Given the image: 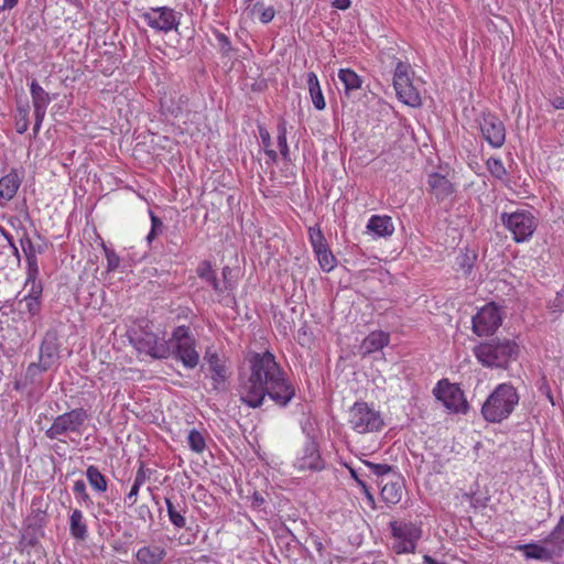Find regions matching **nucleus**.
I'll return each instance as SVG.
<instances>
[{
    "label": "nucleus",
    "mask_w": 564,
    "mask_h": 564,
    "mask_svg": "<svg viewBox=\"0 0 564 564\" xmlns=\"http://www.w3.org/2000/svg\"><path fill=\"white\" fill-rule=\"evenodd\" d=\"M249 373L239 378L238 394L250 408L262 405L265 397L286 405L295 394L285 372L270 351L254 352L249 357Z\"/></svg>",
    "instance_id": "obj_1"
},
{
    "label": "nucleus",
    "mask_w": 564,
    "mask_h": 564,
    "mask_svg": "<svg viewBox=\"0 0 564 564\" xmlns=\"http://www.w3.org/2000/svg\"><path fill=\"white\" fill-rule=\"evenodd\" d=\"M519 403V394L511 383H500L488 395L481 406L487 422L500 423L508 419Z\"/></svg>",
    "instance_id": "obj_2"
},
{
    "label": "nucleus",
    "mask_w": 564,
    "mask_h": 564,
    "mask_svg": "<svg viewBox=\"0 0 564 564\" xmlns=\"http://www.w3.org/2000/svg\"><path fill=\"white\" fill-rule=\"evenodd\" d=\"M518 351V345L509 339H491L474 348L476 359L487 368H506Z\"/></svg>",
    "instance_id": "obj_3"
},
{
    "label": "nucleus",
    "mask_w": 564,
    "mask_h": 564,
    "mask_svg": "<svg viewBox=\"0 0 564 564\" xmlns=\"http://www.w3.org/2000/svg\"><path fill=\"white\" fill-rule=\"evenodd\" d=\"M169 343L171 345V355L185 368L194 369L198 365L197 343L189 327L184 325L176 327L172 332Z\"/></svg>",
    "instance_id": "obj_4"
},
{
    "label": "nucleus",
    "mask_w": 564,
    "mask_h": 564,
    "mask_svg": "<svg viewBox=\"0 0 564 564\" xmlns=\"http://www.w3.org/2000/svg\"><path fill=\"white\" fill-rule=\"evenodd\" d=\"M391 550L397 554H412L422 538L420 524L411 521H391Z\"/></svg>",
    "instance_id": "obj_5"
},
{
    "label": "nucleus",
    "mask_w": 564,
    "mask_h": 564,
    "mask_svg": "<svg viewBox=\"0 0 564 564\" xmlns=\"http://www.w3.org/2000/svg\"><path fill=\"white\" fill-rule=\"evenodd\" d=\"M129 340L140 354L154 359H166L171 356L169 339L145 328L131 330L129 333Z\"/></svg>",
    "instance_id": "obj_6"
},
{
    "label": "nucleus",
    "mask_w": 564,
    "mask_h": 564,
    "mask_svg": "<svg viewBox=\"0 0 564 564\" xmlns=\"http://www.w3.org/2000/svg\"><path fill=\"white\" fill-rule=\"evenodd\" d=\"M502 225L511 232L516 242L528 241L538 227V219L528 209H518L512 213H502Z\"/></svg>",
    "instance_id": "obj_7"
},
{
    "label": "nucleus",
    "mask_w": 564,
    "mask_h": 564,
    "mask_svg": "<svg viewBox=\"0 0 564 564\" xmlns=\"http://www.w3.org/2000/svg\"><path fill=\"white\" fill-rule=\"evenodd\" d=\"M350 427L359 434L378 432L383 426L379 411L366 402H356L349 411Z\"/></svg>",
    "instance_id": "obj_8"
},
{
    "label": "nucleus",
    "mask_w": 564,
    "mask_h": 564,
    "mask_svg": "<svg viewBox=\"0 0 564 564\" xmlns=\"http://www.w3.org/2000/svg\"><path fill=\"white\" fill-rule=\"evenodd\" d=\"M139 17L150 29L156 32L169 33L178 29L182 14L164 6L142 10Z\"/></svg>",
    "instance_id": "obj_9"
},
{
    "label": "nucleus",
    "mask_w": 564,
    "mask_h": 564,
    "mask_svg": "<svg viewBox=\"0 0 564 564\" xmlns=\"http://www.w3.org/2000/svg\"><path fill=\"white\" fill-rule=\"evenodd\" d=\"M87 417V412L82 408L63 413L54 419L45 435L50 440H59L61 436H65L68 433L80 434L82 426Z\"/></svg>",
    "instance_id": "obj_10"
},
{
    "label": "nucleus",
    "mask_w": 564,
    "mask_h": 564,
    "mask_svg": "<svg viewBox=\"0 0 564 564\" xmlns=\"http://www.w3.org/2000/svg\"><path fill=\"white\" fill-rule=\"evenodd\" d=\"M411 66L399 62L394 69L393 87L398 98L411 107L421 105V97L416 88L412 85L410 77Z\"/></svg>",
    "instance_id": "obj_11"
},
{
    "label": "nucleus",
    "mask_w": 564,
    "mask_h": 564,
    "mask_svg": "<svg viewBox=\"0 0 564 564\" xmlns=\"http://www.w3.org/2000/svg\"><path fill=\"white\" fill-rule=\"evenodd\" d=\"M502 323L500 308L494 303L482 306L473 317V332L477 336L494 334Z\"/></svg>",
    "instance_id": "obj_12"
},
{
    "label": "nucleus",
    "mask_w": 564,
    "mask_h": 564,
    "mask_svg": "<svg viewBox=\"0 0 564 564\" xmlns=\"http://www.w3.org/2000/svg\"><path fill=\"white\" fill-rule=\"evenodd\" d=\"M434 394L446 409L454 413H466L468 410L464 393L456 384L442 380L434 389Z\"/></svg>",
    "instance_id": "obj_13"
},
{
    "label": "nucleus",
    "mask_w": 564,
    "mask_h": 564,
    "mask_svg": "<svg viewBox=\"0 0 564 564\" xmlns=\"http://www.w3.org/2000/svg\"><path fill=\"white\" fill-rule=\"evenodd\" d=\"M484 139L495 149H499L506 141L503 122L492 113H484L479 122Z\"/></svg>",
    "instance_id": "obj_14"
},
{
    "label": "nucleus",
    "mask_w": 564,
    "mask_h": 564,
    "mask_svg": "<svg viewBox=\"0 0 564 564\" xmlns=\"http://www.w3.org/2000/svg\"><path fill=\"white\" fill-rule=\"evenodd\" d=\"M188 97L175 87H169L160 97V111L165 117L177 118L187 108Z\"/></svg>",
    "instance_id": "obj_15"
},
{
    "label": "nucleus",
    "mask_w": 564,
    "mask_h": 564,
    "mask_svg": "<svg viewBox=\"0 0 564 564\" xmlns=\"http://www.w3.org/2000/svg\"><path fill=\"white\" fill-rule=\"evenodd\" d=\"M294 466L301 471H316L324 468V460L321 456L318 444L313 438H307L295 459Z\"/></svg>",
    "instance_id": "obj_16"
},
{
    "label": "nucleus",
    "mask_w": 564,
    "mask_h": 564,
    "mask_svg": "<svg viewBox=\"0 0 564 564\" xmlns=\"http://www.w3.org/2000/svg\"><path fill=\"white\" fill-rule=\"evenodd\" d=\"M166 556V544L164 542H153L137 550L133 564H163Z\"/></svg>",
    "instance_id": "obj_17"
},
{
    "label": "nucleus",
    "mask_w": 564,
    "mask_h": 564,
    "mask_svg": "<svg viewBox=\"0 0 564 564\" xmlns=\"http://www.w3.org/2000/svg\"><path fill=\"white\" fill-rule=\"evenodd\" d=\"M204 359L207 362L210 378L214 382V388L219 389L224 386L229 377V371L226 366V360L217 351L208 348L205 352Z\"/></svg>",
    "instance_id": "obj_18"
},
{
    "label": "nucleus",
    "mask_w": 564,
    "mask_h": 564,
    "mask_svg": "<svg viewBox=\"0 0 564 564\" xmlns=\"http://www.w3.org/2000/svg\"><path fill=\"white\" fill-rule=\"evenodd\" d=\"M22 183V177L17 170H11L8 174L0 177V207L14 198Z\"/></svg>",
    "instance_id": "obj_19"
},
{
    "label": "nucleus",
    "mask_w": 564,
    "mask_h": 564,
    "mask_svg": "<svg viewBox=\"0 0 564 564\" xmlns=\"http://www.w3.org/2000/svg\"><path fill=\"white\" fill-rule=\"evenodd\" d=\"M381 498L388 505H397L402 498L403 479L399 474H392L389 479L380 482Z\"/></svg>",
    "instance_id": "obj_20"
},
{
    "label": "nucleus",
    "mask_w": 564,
    "mask_h": 564,
    "mask_svg": "<svg viewBox=\"0 0 564 564\" xmlns=\"http://www.w3.org/2000/svg\"><path fill=\"white\" fill-rule=\"evenodd\" d=\"M366 228L375 239L388 238L394 232L392 218L387 215H372L368 219Z\"/></svg>",
    "instance_id": "obj_21"
},
{
    "label": "nucleus",
    "mask_w": 564,
    "mask_h": 564,
    "mask_svg": "<svg viewBox=\"0 0 564 564\" xmlns=\"http://www.w3.org/2000/svg\"><path fill=\"white\" fill-rule=\"evenodd\" d=\"M390 343V335L383 330L371 332L360 344V352L366 356L379 351L388 346Z\"/></svg>",
    "instance_id": "obj_22"
},
{
    "label": "nucleus",
    "mask_w": 564,
    "mask_h": 564,
    "mask_svg": "<svg viewBox=\"0 0 564 564\" xmlns=\"http://www.w3.org/2000/svg\"><path fill=\"white\" fill-rule=\"evenodd\" d=\"M69 534L77 541H85L88 538L87 520L80 509H72L68 517Z\"/></svg>",
    "instance_id": "obj_23"
},
{
    "label": "nucleus",
    "mask_w": 564,
    "mask_h": 564,
    "mask_svg": "<svg viewBox=\"0 0 564 564\" xmlns=\"http://www.w3.org/2000/svg\"><path fill=\"white\" fill-rule=\"evenodd\" d=\"M427 185L430 192L437 200H443L453 194L454 188L452 183L440 173H432L429 175Z\"/></svg>",
    "instance_id": "obj_24"
},
{
    "label": "nucleus",
    "mask_w": 564,
    "mask_h": 564,
    "mask_svg": "<svg viewBox=\"0 0 564 564\" xmlns=\"http://www.w3.org/2000/svg\"><path fill=\"white\" fill-rule=\"evenodd\" d=\"M30 94L32 97L34 113H46V109L51 104L52 99L36 80L31 82Z\"/></svg>",
    "instance_id": "obj_25"
},
{
    "label": "nucleus",
    "mask_w": 564,
    "mask_h": 564,
    "mask_svg": "<svg viewBox=\"0 0 564 564\" xmlns=\"http://www.w3.org/2000/svg\"><path fill=\"white\" fill-rule=\"evenodd\" d=\"M518 550L521 551L525 558H533L540 561H550L554 555L555 551L546 549L538 543H528L519 545Z\"/></svg>",
    "instance_id": "obj_26"
},
{
    "label": "nucleus",
    "mask_w": 564,
    "mask_h": 564,
    "mask_svg": "<svg viewBox=\"0 0 564 564\" xmlns=\"http://www.w3.org/2000/svg\"><path fill=\"white\" fill-rule=\"evenodd\" d=\"M58 359L57 346L52 340H44L40 347V367L43 371L50 369Z\"/></svg>",
    "instance_id": "obj_27"
},
{
    "label": "nucleus",
    "mask_w": 564,
    "mask_h": 564,
    "mask_svg": "<svg viewBox=\"0 0 564 564\" xmlns=\"http://www.w3.org/2000/svg\"><path fill=\"white\" fill-rule=\"evenodd\" d=\"M306 83H307V87H308L310 97H311V100H312L314 107L317 110H324L326 107V101H325L317 75L313 72L308 73Z\"/></svg>",
    "instance_id": "obj_28"
},
{
    "label": "nucleus",
    "mask_w": 564,
    "mask_h": 564,
    "mask_svg": "<svg viewBox=\"0 0 564 564\" xmlns=\"http://www.w3.org/2000/svg\"><path fill=\"white\" fill-rule=\"evenodd\" d=\"M29 292L24 296L23 302L25 304V310L31 316L36 315L40 312L41 302L40 297L42 294V284L41 283H33L32 288H28Z\"/></svg>",
    "instance_id": "obj_29"
},
{
    "label": "nucleus",
    "mask_w": 564,
    "mask_h": 564,
    "mask_svg": "<svg viewBox=\"0 0 564 564\" xmlns=\"http://www.w3.org/2000/svg\"><path fill=\"white\" fill-rule=\"evenodd\" d=\"M165 505L171 523L177 529H183L186 525L184 517L186 512L185 506L181 503L175 505L170 498H165Z\"/></svg>",
    "instance_id": "obj_30"
},
{
    "label": "nucleus",
    "mask_w": 564,
    "mask_h": 564,
    "mask_svg": "<svg viewBox=\"0 0 564 564\" xmlns=\"http://www.w3.org/2000/svg\"><path fill=\"white\" fill-rule=\"evenodd\" d=\"M86 478L90 487L99 494L106 492L108 489L107 478L100 473L98 467L90 465L85 471Z\"/></svg>",
    "instance_id": "obj_31"
},
{
    "label": "nucleus",
    "mask_w": 564,
    "mask_h": 564,
    "mask_svg": "<svg viewBox=\"0 0 564 564\" xmlns=\"http://www.w3.org/2000/svg\"><path fill=\"white\" fill-rule=\"evenodd\" d=\"M196 272L200 279L205 280L207 283H209L212 285V288L214 289L215 292H217V293L224 292L225 289L221 286L220 282L217 280L216 273L213 270L210 262L203 261L202 263H199Z\"/></svg>",
    "instance_id": "obj_32"
},
{
    "label": "nucleus",
    "mask_w": 564,
    "mask_h": 564,
    "mask_svg": "<svg viewBox=\"0 0 564 564\" xmlns=\"http://www.w3.org/2000/svg\"><path fill=\"white\" fill-rule=\"evenodd\" d=\"M553 545V551L560 556L564 551V516L560 517V520L552 532L545 540Z\"/></svg>",
    "instance_id": "obj_33"
},
{
    "label": "nucleus",
    "mask_w": 564,
    "mask_h": 564,
    "mask_svg": "<svg viewBox=\"0 0 564 564\" xmlns=\"http://www.w3.org/2000/svg\"><path fill=\"white\" fill-rule=\"evenodd\" d=\"M338 78L345 87L346 93L357 90L362 85L361 77L350 68H340Z\"/></svg>",
    "instance_id": "obj_34"
},
{
    "label": "nucleus",
    "mask_w": 564,
    "mask_h": 564,
    "mask_svg": "<svg viewBox=\"0 0 564 564\" xmlns=\"http://www.w3.org/2000/svg\"><path fill=\"white\" fill-rule=\"evenodd\" d=\"M364 464L370 469V471L380 478V482L386 481L391 477L392 474H397L392 466L388 464H377L369 460H364Z\"/></svg>",
    "instance_id": "obj_35"
},
{
    "label": "nucleus",
    "mask_w": 564,
    "mask_h": 564,
    "mask_svg": "<svg viewBox=\"0 0 564 564\" xmlns=\"http://www.w3.org/2000/svg\"><path fill=\"white\" fill-rule=\"evenodd\" d=\"M73 491L76 495L77 502L86 508L94 505L91 497L88 495L84 480L78 479L73 485Z\"/></svg>",
    "instance_id": "obj_36"
},
{
    "label": "nucleus",
    "mask_w": 564,
    "mask_h": 564,
    "mask_svg": "<svg viewBox=\"0 0 564 564\" xmlns=\"http://www.w3.org/2000/svg\"><path fill=\"white\" fill-rule=\"evenodd\" d=\"M487 170L495 178L499 181L507 180V170L502 163V161L498 158H490L486 162Z\"/></svg>",
    "instance_id": "obj_37"
},
{
    "label": "nucleus",
    "mask_w": 564,
    "mask_h": 564,
    "mask_svg": "<svg viewBox=\"0 0 564 564\" xmlns=\"http://www.w3.org/2000/svg\"><path fill=\"white\" fill-rule=\"evenodd\" d=\"M187 443L189 448L197 454L203 453L206 447L204 435L196 429H193L188 432Z\"/></svg>",
    "instance_id": "obj_38"
},
{
    "label": "nucleus",
    "mask_w": 564,
    "mask_h": 564,
    "mask_svg": "<svg viewBox=\"0 0 564 564\" xmlns=\"http://www.w3.org/2000/svg\"><path fill=\"white\" fill-rule=\"evenodd\" d=\"M29 106H20L17 109L15 115V131L20 134H23L29 128Z\"/></svg>",
    "instance_id": "obj_39"
},
{
    "label": "nucleus",
    "mask_w": 564,
    "mask_h": 564,
    "mask_svg": "<svg viewBox=\"0 0 564 564\" xmlns=\"http://www.w3.org/2000/svg\"><path fill=\"white\" fill-rule=\"evenodd\" d=\"M102 249L105 251V257L107 260L106 270L107 272H113L120 268V257L119 254L111 248L107 247L102 243Z\"/></svg>",
    "instance_id": "obj_40"
},
{
    "label": "nucleus",
    "mask_w": 564,
    "mask_h": 564,
    "mask_svg": "<svg viewBox=\"0 0 564 564\" xmlns=\"http://www.w3.org/2000/svg\"><path fill=\"white\" fill-rule=\"evenodd\" d=\"M26 273L28 278L24 284V288H32L33 283H41L37 281L39 275V264H37V258L26 260Z\"/></svg>",
    "instance_id": "obj_41"
},
{
    "label": "nucleus",
    "mask_w": 564,
    "mask_h": 564,
    "mask_svg": "<svg viewBox=\"0 0 564 564\" xmlns=\"http://www.w3.org/2000/svg\"><path fill=\"white\" fill-rule=\"evenodd\" d=\"M316 259L318 261L321 269L324 272H330L336 267L337 263V260L333 252L330 251V249L327 250L326 252H322V254L317 256Z\"/></svg>",
    "instance_id": "obj_42"
},
{
    "label": "nucleus",
    "mask_w": 564,
    "mask_h": 564,
    "mask_svg": "<svg viewBox=\"0 0 564 564\" xmlns=\"http://www.w3.org/2000/svg\"><path fill=\"white\" fill-rule=\"evenodd\" d=\"M278 147L281 155L286 160L289 158V145L286 139V124L284 121L278 126Z\"/></svg>",
    "instance_id": "obj_43"
},
{
    "label": "nucleus",
    "mask_w": 564,
    "mask_h": 564,
    "mask_svg": "<svg viewBox=\"0 0 564 564\" xmlns=\"http://www.w3.org/2000/svg\"><path fill=\"white\" fill-rule=\"evenodd\" d=\"M259 137L261 139V143L264 148V152L265 154L272 160V161H276L278 159V153L271 149V137H270V133L269 131L265 129V128H259Z\"/></svg>",
    "instance_id": "obj_44"
},
{
    "label": "nucleus",
    "mask_w": 564,
    "mask_h": 564,
    "mask_svg": "<svg viewBox=\"0 0 564 564\" xmlns=\"http://www.w3.org/2000/svg\"><path fill=\"white\" fill-rule=\"evenodd\" d=\"M20 245L26 260L36 258L37 250L29 236L21 238Z\"/></svg>",
    "instance_id": "obj_45"
},
{
    "label": "nucleus",
    "mask_w": 564,
    "mask_h": 564,
    "mask_svg": "<svg viewBox=\"0 0 564 564\" xmlns=\"http://www.w3.org/2000/svg\"><path fill=\"white\" fill-rule=\"evenodd\" d=\"M308 240L312 247L326 241L319 226H312L308 228Z\"/></svg>",
    "instance_id": "obj_46"
},
{
    "label": "nucleus",
    "mask_w": 564,
    "mask_h": 564,
    "mask_svg": "<svg viewBox=\"0 0 564 564\" xmlns=\"http://www.w3.org/2000/svg\"><path fill=\"white\" fill-rule=\"evenodd\" d=\"M550 308L555 313L564 311V286L556 293L554 300L551 301Z\"/></svg>",
    "instance_id": "obj_47"
},
{
    "label": "nucleus",
    "mask_w": 564,
    "mask_h": 564,
    "mask_svg": "<svg viewBox=\"0 0 564 564\" xmlns=\"http://www.w3.org/2000/svg\"><path fill=\"white\" fill-rule=\"evenodd\" d=\"M149 477H150L149 469L145 468L143 463H140V466H139V468L135 473V477L133 479V484L142 487L144 485V482L149 479Z\"/></svg>",
    "instance_id": "obj_48"
},
{
    "label": "nucleus",
    "mask_w": 564,
    "mask_h": 564,
    "mask_svg": "<svg viewBox=\"0 0 564 564\" xmlns=\"http://www.w3.org/2000/svg\"><path fill=\"white\" fill-rule=\"evenodd\" d=\"M140 488H141L140 486H137L135 484H132L130 491L124 497V503L128 507H132L133 505H135V502L138 500V495H139Z\"/></svg>",
    "instance_id": "obj_49"
},
{
    "label": "nucleus",
    "mask_w": 564,
    "mask_h": 564,
    "mask_svg": "<svg viewBox=\"0 0 564 564\" xmlns=\"http://www.w3.org/2000/svg\"><path fill=\"white\" fill-rule=\"evenodd\" d=\"M275 17V10L272 7L262 8L260 10L259 20L263 24L270 23Z\"/></svg>",
    "instance_id": "obj_50"
},
{
    "label": "nucleus",
    "mask_w": 564,
    "mask_h": 564,
    "mask_svg": "<svg viewBox=\"0 0 564 564\" xmlns=\"http://www.w3.org/2000/svg\"><path fill=\"white\" fill-rule=\"evenodd\" d=\"M135 512L140 520L145 521L147 519L152 518L151 510L147 505H140L139 507H137Z\"/></svg>",
    "instance_id": "obj_51"
},
{
    "label": "nucleus",
    "mask_w": 564,
    "mask_h": 564,
    "mask_svg": "<svg viewBox=\"0 0 564 564\" xmlns=\"http://www.w3.org/2000/svg\"><path fill=\"white\" fill-rule=\"evenodd\" d=\"M45 115L46 113H34V117H35V122H34V127H33V132L34 134H37L41 127H42V122L45 118Z\"/></svg>",
    "instance_id": "obj_52"
},
{
    "label": "nucleus",
    "mask_w": 564,
    "mask_h": 564,
    "mask_svg": "<svg viewBox=\"0 0 564 564\" xmlns=\"http://www.w3.org/2000/svg\"><path fill=\"white\" fill-rule=\"evenodd\" d=\"M312 248H313V251L315 253V257L322 254V252H326L327 250H329L327 241H324L322 243L315 245Z\"/></svg>",
    "instance_id": "obj_53"
},
{
    "label": "nucleus",
    "mask_w": 564,
    "mask_h": 564,
    "mask_svg": "<svg viewBox=\"0 0 564 564\" xmlns=\"http://www.w3.org/2000/svg\"><path fill=\"white\" fill-rule=\"evenodd\" d=\"M351 1L350 0H334L333 7L338 10H346L350 7Z\"/></svg>",
    "instance_id": "obj_54"
},
{
    "label": "nucleus",
    "mask_w": 564,
    "mask_h": 564,
    "mask_svg": "<svg viewBox=\"0 0 564 564\" xmlns=\"http://www.w3.org/2000/svg\"><path fill=\"white\" fill-rule=\"evenodd\" d=\"M359 487L364 495L367 497V499L371 502H373V496L371 495L369 487L367 486L366 481H359Z\"/></svg>",
    "instance_id": "obj_55"
},
{
    "label": "nucleus",
    "mask_w": 564,
    "mask_h": 564,
    "mask_svg": "<svg viewBox=\"0 0 564 564\" xmlns=\"http://www.w3.org/2000/svg\"><path fill=\"white\" fill-rule=\"evenodd\" d=\"M151 217V229L156 230L162 227V221L159 217H156L152 212H150Z\"/></svg>",
    "instance_id": "obj_56"
},
{
    "label": "nucleus",
    "mask_w": 564,
    "mask_h": 564,
    "mask_svg": "<svg viewBox=\"0 0 564 564\" xmlns=\"http://www.w3.org/2000/svg\"><path fill=\"white\" fill-rule=\"evenodd\" d=\"M348 469H349L350 476L355 479V481L357 482L358 486H359V481H365L361 477V474L357 469H355L352 467H348Z\"/></svg>",
    "instance_id": "obj_57"
},
{
    "label": "nucleus",
    "mask_w": 564,
    "mask_h": 564,
    "mask_svg": "<svg viewBox=\"0 0 564 564\" xmlns=\"http://www.w3.org/2000/svg\"><path fill=\"white\" fill-rule=\"evenodd\" d=\"M552 105L556 109H564V97H555V98H553Z\"/></svg>",
    "instance_id": "obj_58"
},
{
    "label": "nucleus",
    "mask_w": 564,
    "mask_h": 564,
    "mask_svg": "<svg viewBox=\"0 0 564 564\" xmlns=\"http://www.w3.org/2000/svg\"><path fill=\"white\" fill-rule=\"evenodd\" d=\"M18 3V0H3V9H12Z\"/></svg>",
    "instance_id": "obj_59"
},
{
    "label": "nucleus",
    "mask_w": 564,
    "mask_h": 564,
    "mask_svg": "<svg viewBox=\"0 0 564 564\" xmlns=\"http://www.w3.org/2000/svg\"><path fill=\"white\" fill-rule=\"evenodd\" d=\"M423 563L424 564H445V563H442V562H437L435 561L432 556L430 555H424L423 556Z\"/></svg>",
    "instance_id": "obj_60"
},
{
    "label": "nucleus",
    "mask_w": 564,
    "mask_h": 564,
    "mask_svg": "<svg viewBox=\"0 0 564 564\" xmlns=\"http://www.w3.org/2000/svg\"><path fill=\"white\" fill-rule=\"evenodd\" d=\"M3 237H4V239L8 241V243H9L10 246H13V242H14V241H13V237H12V235H11L9 231H7V232L3 235Z\"/></svg>",
    "instance_id": "obj_61"
},
{
    "label": "nucleus",
    "mask_w": 564,
    "mask_h": 564,
    "mask_svg": "<svg viewBox=\"0 0 564 564\" xmlns=\"http://www.w3.org/2000/svg\"><path fill=\"white\" fill-rule=\"evenodd\" d=\"M155 235H156V230L151 229V231L147 236V240L149 243H151V241L154 239Z\"/></svg>",
    "instance_id": "obj_62"
},
{
    "label": "nucleus",
    "mask_w": 564,
    "mask_h": 564,
    "mask_svg": "<svg viewBox=\"0 0 564 564\" xmlns=\"http://www.w3.org/2000/svg\"><path fill=\"white\" fill-rule=\"evenodd\" d=\"M10 247L12 248L13 254L18 258V260H20L19 249L15 246V243L13 242V246H10Z\"/></svg>",
    "instance_id": "obj_63"
},
{
    "label": "nucleus",
    "mask_w": 564,
    "mask_h": 564,
    "mask_svg": "<svg viewBox=\"0 0 564 564\" xmlns=\"http://www.w3.org/2000/svg\"><path fill=\"white\" fill-rule=\"evenodd\" d=\"M229 272H230V269H229L228 267H225V268L223 269V275H224V278H225V279H226V276H227V274H228Z\"/></svg>",
    "instance_id": "obj_64"
}]
</instances>
